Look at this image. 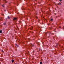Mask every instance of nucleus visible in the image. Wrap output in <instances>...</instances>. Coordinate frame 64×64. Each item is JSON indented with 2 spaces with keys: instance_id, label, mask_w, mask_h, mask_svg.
<instances>
[{
  "instance_id": "f257e3e1",
  "label": "nucleus",
  "mask_w": 64,
  "mask_h": 64,
  "mask_svg": "<svg viewBox=\"0 0 64 64\" xmlns=\"http://www.w3.org/2000/svg\"><path fill=\"white\" fill-rule=\"evenodd\" d=\"M30 47H34V45L32 44V43H30Z\"/></svg>"
},
{
  "instance_id": "f03ea898",
  "label": "nucleus",
  "mask_w": 64,
  "mask_h": 64,
  "mask_svg": "<svg viewBox=\"0 0 64 64\" xmlns=\"http://www.w3.org/2000/svg\"><path fill=\"white\" fill-rule=\"evenodd\" d=\"M30 30H32L33 29V27L32 26H31L30 28Z\"/></svg>"
},
{
  "instance_id": "7ed1b4c3",
  "label": "nucleus",
  "mask_w": 64,
  "mask_h": 64,
  "mask_svg": "<svg viewBox=\"0 0 64 64\" xmlns=\"http://www.w3.org/2000/svg\"><path fill=\"white\" fill-rule=\"evenodd\" d=\"M48 33H49V36H50V34H51V32H48Z\"/></svg>"
},
{
  "instance_id": "20e7f679",
  "label": "nucleus",
  "mask_w": 64,
  "mask_h": 64,
  "mask_svg": "<svg viewBox=\"0 0 64 64\" xmlns=\"http://www.w3.org/2000/svg\"><path fill=\"white\" fill-rule=\"evenodd\" d=\"M14 20H17V18H14Z\"/></svg>"
},
{
  "instance_id": "39448f33",
  "label": "nucleus",
  "mask_w": 64,
  "mask_h": 64,
  "mask_svg": "<svg viewBox=\"0 0 64 64\" xmlns=\"http://www.w3.org/2000/svg\"><path fill=\"white\" fill-rule=\"evenodd\" d=\"M2 33V30H0V33Z\"/></svg>"
},
{
  "instance_id": "423d86ee",
  "label": "nucleus",
  "mask_w": 64,
  "mask_h": 64,
  "mask_svg": "<svg viewBox=\"0 0 64 64\" xmlns=\"http://www.w3.org/2000/svg\"><path fill=\"white\" fill-rule=\"evenodd\" d=\"M40 64H43V63H42V62H40Z\"/></svg>"
},
{
  "instance_id": "0eeeda50",
  "label": "nucleus",
  "mask_w": 64,
  "mask_h": 64,
  "mask_svg": "<svg viewBox=\"0 0 64 64\" xmlns=\"http://www.w3.org/2000/svg\"><path fill=\"white\" fill-rule=\"evenodd\" d=\"M61 3H58V5H61Z\"/></svg>"
},
{
  "instance_id": "6e6552de",
  "label": "nucleus",
  "mask_w": 64,
  "mask_h": 64,
  "mask_svg": "<svg viewBox=\"0 0 64 64\" xmlns=\"http://www.w3.org/2000/svg\"><path fill=\"white\" fill-rule=\"evenodd\" d=\"M52 29H53V28H50V30H52Z\"/></svg>"
},
{
  "instance_id": "1a4fd4ad",
  "label": "nucleus",
  "mask_w": 64,
  "mask_h": 64,
  "mask_svg": "<svg viewBox=\"0 0 64 64\" xmlns=\"http://www.w3.org/2000/svg\"><path fill=\"white\" fill-rule=\"evenodd\" d=\"M12 62L13 63V62H14V60H12Z\"/></svg>"
},
{
  "instance_id": "9d476101",
  "label": "nucleus",
  "mask_w": 64,
  "mask_h": 64,
  "mask_svg": "<svg viewBox=\"0 0 64 64\" xmlns=\"http://www.w3.org/2000/svg\"><path fill=\"white\" fill-rule=\"evenodd\" d=\"M8 19H10V18L9 17V16H8Z\"/></svg>"
},
{
  "instance_id": "9b49d317",
  "label": "nucleus",
  "mask_w": 64,
  "mask_h": 64,
  "mask_svg": "<svg viewBox=\"0 0 64 64\" xmlns=\"http://www.w3.org/2000/svg\"><path fill=\"white\" fill-rule=\"evenodd\" d=\"M4 25H6V22H4Z\"/></svg>"
},
{
  "instance_id": "f8f14e48",
  "label": "nucleus",
  "mask_w": 64,
  "mask_h": 64,
  "mask_svg": "<svg viewBox=\"0 0 64 64\" xmlns=\"http://www.w3.org/2000/svg\"><path fill=\"white\" fill-rule=\"evenodd\" d=\"M4 1L6 3H7V2H8V1H7L6 2V0H4Z\"/></svg>"
},
{
  "instance_id": "ddd939ff",
  "label": "nucleus",
  "mask_w": 64,
  "mask_h": 64,
  "mask_svg": "<svg viewBox=\"0 0 64 64\" xmlns=\"http://www.w3.org/2000/svg\"><path fill=\"white\" fill-rule=\"evenodd\" d=\"M22 10H25V9L24 8H22Z\"/></svg>"
},
{
  "instance_id": "4468645a",
  "label": "nucleus",
  "mask_w": 64,
  "mask_h": 64,
  "mask_svg": "<svg viewBox=\"0 0 64 64\" xmlns=\"http://www.w3.org/2000/svg\"><path fill=\"white\" fill-rule=\"evenodd\" d=\"M19 22L20 23H21L22 22H21V21H19Z\"/></svg>"
},
{
  "instance_id": "2eb2a0df",
  "label": "nucleus",
  "mask_w": 64,
  "mask_h": 64,
  "mask_svg": "<svg viewBox=\"0 0 64 64\" xmlns=\"http://www.w3.org/2000/svg\"><path fill=\"white\" fill-rule=\"evenodd\" d=\"M51 34H52V35H54V33H51Z\"/></svg>"
},
{
  "instance_id": "dca6fc26",
  "label": "nucleus",
  "mask_w": 64,
  "mask_h": 64,
  "mask_svg": "<svg viewBox=\"0 0 64 64\" xmlns=\"http://www.w3.org/2000/svg\"><path fill=\"white\" fill-rule=\"evenodd\" d=\"M41 50V48H39V51H40Z\"/></svg>"
},
{
  "instance_id": "f3484780",
  "label": "nucleus",
  "mask_w": 64,
  "mask_h": 64,
  "mask_svg": "<svg viewBox=\"0 0 64 64\" xmlns=\"http://www.w3.org/2000/svg\"><path fill=\"white\" fill-rule=\"evenodd\" d=\"M51 21H53V19L52 18L51 19Z\"/></svg>"
},
{
  "instance_id": "a211bd4d",
  "label": "nucleus",
  "mask_w": 64,
  "mask_h": 64,
  "mask_svg": "<svg viewBox=\"0 0 64 64\" xmlns=\"http://www.w3.org/2000/svg\"><path fill=\"white\" fill-rule=\"evenodd\" d=\"M60 1H62V0H59Z\"/></svg>"
},
{
  "instance_id": "6ab92c4d",
  "label": "nucleus",
  "mask_w": 64,
  "mask_h": 64,
  "mask_svg": "<svg viewBox=\"0 0 64 64\" xmlns=\"http://www.w3.org/2000/svg\"><path fill=\"white\" fill-rule=\"evenodd\" d=\"M15 25H16V24H17V23H15V24H14Z\"/></svg>"
},
{
  "instance_id": "aec40b11",
  "label": "nucleus",
  "mask_w": 64,
  "mask_h": 64,
  "mask_svg": "<svg viewBox=\"0 0 64 64\" xmlns=\"http://www.w3.org/2000/svg\"><path fill=\"white\" fill-rule=\"evenodd\" d=\"M15 45L16 46H17V44H16Z\"/></svg>"
},
{
  "instance_id": "412c9836",
  "label": "nucleus",
  "mask_w": 64,
  "mask_h": 64,
  "mask_svg": "<svg viewBox=\"0 0 64 64\" xmlns=\"http://www.w3.org/2000/svg\"><path fill=\"white\" fill-rule=\"evenodd\" d=\"M2 52H4V51H3V50H2Z\"/></svg>"
},
{
  "instance_id": "4be33fe9",
  "label": "nucleus",
  "mask_w": 64,
  "mask_h": 64,
  "mask_svg": "<svg viewBox=\"0 0 64 64\" xmlns=\"http://www.w3.org/2000/svg\"><path fill=\"white\" fill-rule=\"evenodd\" d=\"M17 47H19V46H18V45H17L16 46Z\"/></svg>"
},
{
  "instance_id": "5701e85b",
  "label": "nucleus",
  "mask_w": 64,
  "mask_h": 64,
  "mask_svg": "<svg viewBox=\"0 0 64 64\" xmlns=\"http://www.w3.org/2000/svg\"><path fill=\"white\" fill-rule=\"evenodd\" d=\"M15 64H18V63H15Z\"/></svg>"
},
{
  "instance_id": "b1692460",
  "label": "nucleus",
  "mask_w": 64,
  "mask_h": 64,
  "mask_svg": "<svg viewBox=\"0 0 64 64\" xmlns=\"http://www.w3.org/2000/svg\"><path fill=\"white\" fill-rule=\"evenodd\" d=\"M2 19L1 18H0V20H1Z\"/></svg>"
},
{
  "instance_id": "393cba45",
  "label": "nucleus",
  "mask_w": 64,
  "mask_h": 64,
  "mask_svg": "<svg viewBox=\"0 0 64 64\" xmlns=\"http://www.w3.org/2000/svg\"><path fill=\"white\" fill-rule=\"evenodd\" d=\"M61 28V27H60H60H59V28Z\"/></svg>"
},
{
  "instance_id": "a878e982",
  "label": "nucleus",
  "mask_w": 64,
  "mask_h": 64,
  "mask_svg": "<svg viewBox=\"0 0 64 64\" xmlns=\"http://www.w3.org/2000/svg\"><path fill=\"white\" fill-rule=\"evenodd\" d=\"M63 29L64 30V27L63 28Z\"/></svg>"
},
{
  "instance_id": "bb28decb",
  "label": "nucleus",
  "mask_w": 64,
  "mask_h": 64,
  "mask_svg": "<svg viewBox=\"0 0 64 64\" xmlns=\"http://www.w3.org/2000/svg\"><path fill=\"white\" fill-rule=\"evenodd\" d=\"M4 11H6V10H4Z\"/></svg>"
},
{
  "instance_id": "cd10ccee",
  "label": "nucleus",
  "mask_w": 64,
  "mask_h": 64,
  "mask_svg": "<svg viewBox=\"0 0 64 64\" xmlns=\"http://www.w3.org/2000/svg\"><path fill=\"white\" fill-rule=\"evenodd\" d=\"M4 7V6H3V5H2Z\"/></svg>"
},
{
  "instance_id": "c85d7f7f",
  "label": "nucleus",
  "mask_w": 64,
  "mask_h": 64,
  "mask_svg": "<svg viewBox=\"0 0 64 64\" xmlns=\"http://www.w3.org/2000/svg\"><path fill=\"white\" fill-rule=\"evenodd\" d=\"M16 51H17V50H16Z\"/></svg>"
},
{
  "instance_id": "c756f323",
  "label": "nucleus",
  "mask_w": 64,
  "mask_h": 64,
  "mask_svg": "<svg viewBox=\"0 0 64 64\" xmlns=\"http://www.w3.org/2000/svg\"><path fill=\"white\" fill-rule=\"evenodd\" d=\"M7 18H6V20H7Z\"/></svg>"
},
{
  "instance_id": "7c9ffc66",
  "label": "nucleus",
  "mask_w": 64,
  "mask_h": 64,
  "mask_svg": "<svg viewBox=\"0 0 64 64\" xmlns=\"http://www.w3.org/2000/svg\"><path fill=\"white\" fill-rule=\"evenodd\" d=\"M4 30V29H3V30Z\"/></svg>"
},
{
  "instance_id": "2f4dec72",
  "label": "nucleus",
  "mask_w": 64,
  "mask_h": 64,
  "mask_svg": "<svg viewBox=\"0 0 64 64\" xmlns=\"http://www.w3.org/2000/svg\"><path fill=\"white\" fill-rule=\"evenodd\" d=\"M0 24H1V23H0Z\"/></svg>"
},
{
  "instance_id": "473e14b6",
  "label": "nucleus",
  "mask_w": 64,
  "mask_h": 64,
  "mask_svg": "<svg viewBox=\"0 0 64 64\" xmlns=\"http://www.w3.org/2000/svg\"><path fill=\"white\" fill-rule=\"evenodd\" d=\"M32 32V33H33V32Z\"/></svg>"
}]
</instances>
